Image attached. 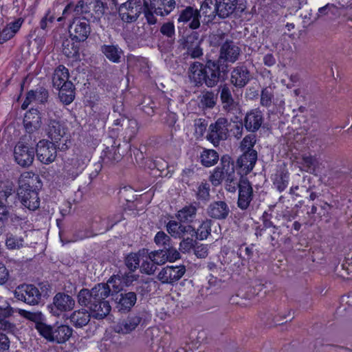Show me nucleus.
Masks as SVG:
<instances>
[{
    "label": "nucleus",
    "instance_id": "f257e3e1",
    "mask_svg": "<svg viewBox=\"0 0 352 352\" xmlns=\"http://www.w3.org/2000/svg\"><path fill=\"white\" fill-rule=\"evenodd\" d=\"M111 292L109 284L98 283L91 289H82L77 296L78 302L89 310L93 318L103 319L111 309L109 301L106 300Z\"/></svg>",
    "mask_w": 352,
    "mask_h": 352
},
{
    "label": "nucleus",
    "instance_id": "f03ea898",
    "mask_svg": "<svg viewBox=\"0 0 352 352\" xmlns=\"http://www.w3.org/2000/svg\"><path fill=\"white\" fill-rule=\"evenodd\" d=\"M212 223V220L206 219L201 223L197 229H195L191 225H181L180 223H176L175 220H170L166 225V229L173 238H181L184 234H188L202 241L210 235Z\"/></svg>",
    "mask_w": 352,
    "mask_h": 352
},
{
    "label": "nucleus",
    "instance_id": "7ed1b4c3",
    "mask_svg": "<svg viewBox=\"0 0 352 352\" xmlns=\"http://www.w3.org/2000/svg\"><path fill=\"white\" fill-rule=\"evenodd\" d=\"M40 289L32 284H21L14 290V297L30 305H36L40 303L42 296H48L50 290L47 283H40Z\"/></svg>",
    "mask_w": 352,
    "mask_h": 352
},
{
    "label": "nucleus",
    "instance_id": "20e7f679",
    "mask_svg": "<svg viewBox=\"0 0 352 352\" xmlns=\"http://www.w3.org/2000/svg\"><path fill=\"white\" fill-rule=\"evenodd\" d=\"M228 74L227 63L218 60H208L205 64V82L206 87L212 88L217 85L219 81H224Z\"/></svg>",
    "mask_w": 352,
    "mask_h": 352
},
{
    "label": "nucleus",
    "instance_id": "39448f33",
    "mask_svg": "<svg viewBox=\"0 0 352 352\" xmlns=\"http://www.w3.org/2000/svg\"><path fill=\"white\" fill-rule=\"evenodd\" d=\"M231 123L226 118H219L215 122L209 125L206 138L214 146H219L221 141L227 140Z\"/></svg>",
    "mask_w": 352,
    "mask_h": 352
},
{
    "label": "nucleus",
    "instance_id": "423d86ee",
    "mask_svg": "<svg viewBox=\"0 0 352 352\" xmlns=\"http://www.w3.org/2000/svg\"><path fill=\"white\" fill-rule=\"evenodd\" d=\"M42 336L47 341L55 342L58 344L65 343L72 336L73 329L65 324L52 327L47 325L45 330H43Z\"/></svg>",
    "mask_w": 352,
    "mask_h": 352
},
{
    "label": "nucleus",
    "instance_id": "0eeeda50",
    "mask_svg": "<svg viewBox=\"0 0 352 352\" xmlns=\"http://www.w3.org/2000/svg\"><path fill=\"white\" fill-rule=\"evenodd\" d=\"M17 195L21 204L29 210H35L39 207L40 199L38 192L30 183L21 182L19 185Z\"/></svg>",
    "mask_w": 352,
    "mask_h": 352
},
{
    "label": "nucleus",
    "instance_id": "6e6552de",
    "mask_svg": "<svg viewBox=\"0 0 352 352\" xmlns=\"http://www.w3.org/2000/svg\"><path fill=\"white\" fill-rule=\"evenodd\" d=\"M23 125L25 134L32 136V138L38 139L42 125V116L40 111L33 108L27 111L23 119Z\"/></svg>",
    "mask_w": 352,
    "mask_h": 352
},
{
    "label": "nucleus",
    "instance_id": "1a4fd4ad",
    "mask_svg": "<svg viewBox=\"0 0 352 352\" xmlns=\"http://www.w3.org/2000/svg\"><path fill=\"white\" fill-rule=\"evenodd\" d=\"M142 10L140 0H129L120 6L118 14L122 21L132 23L138 19Z\"/></svg>",
    "mask_w": 352,
    "mask_h": 352
},
{
    "label": "nucleus",
    "instance_id": "9d476101",
    "mask_svg": "<svg viewBox=\"0 0 352 352\" xmlns=\"http://www.w3.org/2000/svg\"><path fill=\"white\" fill-rule=\"evenodd\" d=\"M74 305L75 300L71 296L58 292L53 298V303L48 305V309L52 315L59 316L63 312L73 309Z\"/></svg>",
    "mask_w": 352,
    "mask_h": 352
},
{
    "label": "nucleus",
    "instance_id": "9b49d317",
    "mask_svg": "<svg viewBox=\"0 0 352 352\" xmlns=\"http://www.w3.org/2000/svg\"><path fill=\"white\" fill-rule=\"evenodd\" d=\"M71 38L76 42H83L91 33L89 21L85 18H75L69 27Z\"/></svg>",
    "mask_w": 352,
    "mask_h": 352
},
{
    "label": "nucleus",
    "instance_id": "f8f14e48",
    "mask_svg": "<svg viewBox=\"0 0 352 352\" xmlns=\"http://www.w3.org/2000/svg\"><path fill=\"white\" fill-rule=\"evenodd\" d=\"M238 207L245 210L248 208L254 198V192L251 183L248 178L241 176L239 184Z\"/></svg>",
    "mask_w": 352,
    "mask_h": 352
},
{
    "label": "nucleus",
    "instance_id": "ddd939ff",
    "mask_svg": "<svg viewBox=\"0 0 352 352\" xmlns=\"http://www.w3.org/2000/svg\"><path fill=\"white\" fill-rule=\"evenodd\" d=\"M44 131L52 142L57 143L65 135L67 127L60 119L49 118L45 122Z\"/></svg>",
    "mask_w": 352,
    "mask_h": 352
},
{
    "label": "nucleus",
    "instance_id": "4468645a",
    "mask_svg": "<svg viewBox=\"0 0 352 352\" xmlns=\"http://www.w3.org/2000/svg\"><path fill=\"white\" fill-rule=\"evenodd\" d=\"M97 223L98 221L92 223L91 228L90 229L85 228L76 230L73 234L72 237L70 239L67 240L65 243H73L87 238L95 236L98 234H103L113 228V224H110L109 223H107L105 226L96 227V224ZM60 240L63 243H65L61 236Z\"/></svg>",
    "mask_w": 352,
    "mask_h": 352
},
{
    "label": "nucleus",
    "instance_id": "2eb2a0df",
    "mask_svg": "<svg viewBox=\"0 0 352 352\" xmlns=\"http://www.w3.org/2000/svg\"><path fill=\"white\" fill-rule=\"evenodd\" d=\"M264 120L263 112L259 108H255L246 113L243 122L248 131L255 133L262 126Z\"/></svg>",
    "mask_w": 352,
    "mask_h": 352
},
{
    "label": "nucleus",
    "instance_id": "dca6fc26",
    "mask_svg": "<svg viewBox=\"0 0 352 352\" xmlns=\"http://www.w3.org/2000/svg\"><path fill=\"white\" fill-rule=\"evenodd\" d=\"M177 22L188 24V28L192 30L199 28L201 22L198 9L186 6L179 12Z\"/></svg>",
    "mask_w": 352,
    "mask_h": 352
},
{
    "label": "nucleus",
    "instance_id": "f3484780",
    "mask_svg": "<svg viewBox=\"0 0 352 352\" xmlns=\"http://www.w3.org/2000/svg\"><path fill=\"white\" fill-rule=\"evenodd\" d=\"M184 265L166 266L158 274L157 278L162 283L173 284L179 280L185 274Z\"/></svg>",
    "mask_w": 352,
    "mask_h": 352
},
{
    "label": "nucleus",
    "instance_id": "a211bd4d",
    "mask_svg": "<svg viewBox=\"0 0 352 352\" xmlns=\"http://www.w3.org/2000/svg\"><path fill=\"white\" fill-rule=\"evenodd\" d=\"M137 301V294L135 292H122L115 298L116 308L121 314L129 313Z\"/></svg>",
    "mask_w": 352,
    "mask_h": 352
},
{
    "label": "nucleus",
    "instance_id": "6ab92c4d",
    "mask_svg": "<svg viewBox=\"0 0 352 352\" xmlns=\"http://www.w3.org/2000/svg\"><path fill=\"white\" fill-rule=\"evenodd\" d=\"M241 49L234 41H226L221 47L220 55L217 60L219 63L230 62L233 63L239 59Z\"/></svg>",
    "mask_w": 352,
    "mask_h": 352
},
{
    "label": "nucleus",
    "instance_id": "aec40b11",
    "mask_svg": "<svg viewBox=\"0 0 352 352\" xmlns=\"http://www.w3.org/2000/svg\"><path fill=\"white\" fill-rule=\"evenodd\" d=\"M252 78L248 67L243 65L233 68L230 74V83L236 88H243Z\"/></svg>",
    "mask_w": 352,
    "mask_h": 352
},
{
    "label": "nucleus",
    "instance_id": "412c9836",
    "mask_svg": "<svg viewBox=\"0 0 352 352\" xmlns=\"http://www.w3.org/2000/svg\"><path fill=\"white\" fill-rule=\"evenodd\" d=\"M217 0H204L198 10L200 19L202 18L204 25H209L212 23L218 16L217 10Z\"/></svg>",
    "mask_w": 352,
    "mask_h": 352
},
{
    "label": "nucleus",
    "instance_id": "4be33fe9",
    "mask_svg": "<svg viewBox=\"0 0 352 352\" xmlns=\"http://www.w3.org/2000/svg\"><path fill=\"white\" fill-rule=\"evenodd\" d=\"M142 320V317L140 314H130L115 326L114 331L123 335L130 333L138 327Z\"/></svg>",
    "mask_w": 352,
    "mask_h": 352
},
{
    "label": "nucleus",
    "instance_id": "5701e85b",
    "mask_svg": "<svg viewBox=\"0 0 352 352\" xmlns=\"http://www.w3.org/2000/svg\"><path fill=\"white\" fill-rule=\"evenodd\" d=\"M230 212L228 205L223 201H217L211 203L207 209L208 215L215 219H226Z\"/></svg>",
    "mask_w": 352,
    "mask_h": 352
},
{
    "label": "nucleus",
    "instance_id": "b1692460",
    "mask_svg": "<svg viewBox=\"0 0 352 352\" xmlns=\"http://www.w3.org/2000/svg\"><path fill=\"white\" fill-rule=\"evenodd\" d=\"M188 77L196 87L202 86L205 82V65L197 61L191 63L188 69Z\"/></svg>",
    "mask_w": 352,
    "mask_h": 352
},
{
    "label": "nucleus",
    "instance_id": "393cba45",
    "mask_svg": "<svg viewBox=\"0 0 352 352\" xmlns=\"http://www.w3.org/2000/svg\"><path fill=\"white\" fill-rule=\"evenodd\" d=\"M151 9L155 14L165 16L168 15L175 8V0H150Z\"/></svg>",
    "mask_w": 352,
    "mask_h": 352
},
{
    "label": "nucleus",
    "instance_id": "a878e982",
    "mask_svg": "<svg viewBox=\"0 0 352 352\" xmlns=\"http://www.w3.org/2000/svg\"><path fill=\"white\" fill-rule=\"evenodd\" d=\"M100 52L111 62L120 63L124 58V51L118 45H102Z\"/></svg>",
    "mask_w": 352,
    "mask_h": 352
},
{
    "label": "nucleus",
    "instance_id": "bb28decb",
    "mask_svg": "<svg viewBox=\"0 0 352 352\" xmlns=\"http://www.w3.org/2000/svg\"><path fill=\"white\" fill-rule=\"evenodd\" d=\"M295 160L302 171L315 174L319 166V162L314 155H295Z\"/></svg>",
    "mask_w": 352,
    "mask_h": 352
},
{
    "label": "nucleus",
    "instance_id": "cd10ccee",
    "mask_svg": "<svg viewBox=\"0 0 352 352\" xmlns=\"http://www.w3.org/2000/svg\"><path fill=\"white\" fill-rule=\"evenodd\" d=\"M197 212V208L196 206L193 204L185 206L176 213L175 217L177 221H175V222L180 223L181 225H185V223L190 225L196 217Z\"/></svg>",
    "mask_w": 352,
    "mask_h": 352
},
{
    "label": "nucleus",
    "instance_id": "c85d7f7f",
    "mask_svg": "<svg viewBox=\"0 0 352 352\" xmlns=\"http://www.w3.org/2000/svg\"><path fill=\"white\" fill-rule=\"evenodd\" d=\"M36 140L29 135H23L15 146L14 154H34Z\"/></svg>",
    "mask_w": 352,
    "mask_h": 352
},
{
    "label": "nucleus",
    "instance_id": "c756f323",
    "mask_svg": "<svg viewBox=\"0 0 352 352\" xmlns=\"http://www.w3.org/2000/svg\"><path fill=\"white\" fill-rule=\"evenodd\" d=\"M63 169L71 177H76L80 169L82 168L83 162L78 158V155H72L63 159Z\"/></svg>",
    "mask_w": 352,
    "mask_h": 352
},
{
    "label": "nucleus",
    "instance_id": "7c9ffc66",
    "mask_svg": "<svg viewBox=\"0 0 352 352\" xmlns=\"http://www.w3.org/2000/svg\"><path fill=\"white\" fill-rule=\"evenodd\" d=\"M19 313L23 318L35 323V328L41 336L43 330H45L47 325L45 323V318L43 314L41 311L31 312L23 309H21Z\"/></svg>",
    "mask_w": 352,
    "mask_h": 352
},
{
    "label": "nucleus",
    "instance_id": "2f4dec72",
    "mask_svg": "<svg viewBox=\"0 0 352 352\" xmlns=\"http://www.w3.org/2000/svg\"><path fill=\"white\" fill-rule=\"evenodd\" d=\"M238 0H217L218 16L224 19L229 17L236 10Z\"/></svg>",
    "mask_w": 352,
    "mask_h": 352
},
{
    "label": "nucleus",
    "instance_id": "473e14b6",
    "mask_svg": "<svg viewBox=\"0 0 352 352\" xmlns=\"http://www.w3.org/2000/svg\"><path fill=\"white\" fill-rule=\"evenodd\" d=\"M91 314V312L85 309L75 311L71 314L69 320L76 328H82L90 321Z\"/></svg>",
    "mask_w": 352,
    "mask_h": 352
},
{
    "label": "nucleus",
    "instance_id": "72a5a7b5",
    "mask_svg": "<svg viewBox=\"0 0 352 352\" xmlns=\"http://www.w3.org/2000/svg\"><path fill=\"white\" fill-rule=\"evenodd\" d=\"M16 198L12 182L6 181L0 184V201L12 204Z\"/></svg>",
    "mask_w": 352,
    "mask_h": 352
},
{
    "label": "nucleus",
    "instance_id": "f704fd0d",
    "mask_svg": "<svg viewBox=\"0 0 352 352\" xmlns=\"http://www.w3.org/2000/svg\"><path fill=\"white\" fill-rule=\"evenodd\" d=\"M221 162V168H220V170L226 173L227 177V184L234 183L236 178L233 160H231L230 155H222Z\"/></svg>",
    "mask_w": 352,
    "mask_h": 352
},
{
    "label": "nucleus",
    "instance_id": "c9c22d12",
    "mask_svg": "<svg viewBox=\"0 0 352 352\" xmlns=\"http://www.w3.org/2000/svg\"><path fill=\"white\" fill-rule=\"evenodd\" d=\"M59 98L60 100L65 104H69L73 102L75 98L74 86L70 82H64L59 87Z\"/></svg>",
    "mask_w": 352,
    "mask_h": 352
},
{
    "label": "nucleus",
    "instance_id": "e433bc0d",
    "mask_svg": "<svg viewBox=\"0 0 352 352\" xmlns=\"http://www.w3.org/2000/svg\"><path fill=\"white\" fill-rule=\"evenodd\" d=\"M256 142V136L254 133L247 135L241 142V149L243 154H258V151L254 149Z\"/></svg>",
    "mask_w": 352,
    "mask_h": 352
},
{
    "label": "nucleus",
    "instance_id": "4c0bfd02",
    "mask_svg": "<svg viewBox=\"0 0 352 352\" xmlns=\"http://www.w3.org/2000/svg\"><path fill=\"white\" fill-rule=\"evenodd\" d=\"M256 160L257 155H240L237 160V164L247 175L253 169Z\"/></svg>",
    "mask_w": 352,
    "mask_h": 352
},
{
    "label": "nucleus",
    "instance_id": "58836bf2",
    "mask_svg": "<svg viewBox=\"0 0 352 352\" xmlns=\"http://www.w3.org/2000/svg\"><path fill=\"white\" fill-rule=\"evenodd\" d=\"M69 71L63 65H59L54 71L52 81L54 86L59 88L64 82H69Z\"/></svg>",
    "mask_w": 352,
    "mask_h": 352
},
{
    "label": "nucleus",
    "instance_id": "ea45409f",
    "mask_svg": "<svg viewBox=\"0 0 352 352\" xmlns=\"http://www.w3.org/2000/svg\"><path fill=\"white\" fill-rule=\"evenodd\" d=\"M48 97V91L43 87H38L36 90H30L27 94V100L29 102L35 100L43 104L47 101Z\"/></svg>",
    "mask_w": 352,
    "mask_h": 352
},
{
    "label": "nucleus",
    "instance_id": "a19ab883",
    "mask_svg": "<svg viewBox=\"0 0 352 352\" xmlns=\"http://www.w3.org/2000/svg\"><path fill=\"white\" fill-rule=\"evenodd\" d=\"M35 152L36 154H45L46 153H56V144L47 140H41L37 144L35 143Z\"/></svg>",
    "mask_w": 352,
    "mask_h": 352
},
{
    "label": "nucleus",
    "instance_id": "79ce46f5",
    "mask_svg": "<svg viewBox=\"0 0 352 352\" xmlns=\"http://www.w3.org/2000/svg\"><path fill=\"white\" fill-rule=\"evenodd\" d=\"M144 251L145 250H142V252ZM141 254L142 251H139L138 253H130L125 257L124 263L130 272H135L140 267Z\"/></svg>",
    "mask_w": 352,
    "mask_h": 352
},
{
    "label": "nucleus",
    "instance_id": "37998d69",
    "mask_svg": "<svg viewBox=\"0 0 352 352\" xmlns=\"http://www.w3.org/2000/svg\"><path fill=\"white\" fill-rule=\"evenodd\" d=\"M24 239L11 233L6 234V246L8 250H19L23 247Z\"/></svg>",
    "mask_w": 352,
    "mask_h": 352
},
{
    "label": "nucleus",
    "instance_id": "c03bdc74",
    "mask_svg": "<svg viewBox=\"0 0 352 352\" xmlns=\"http://www.w3.org/2000/svg\"><path fill=\"white\" fill-rule=\"evenodd\" d=\"M274 99V89L272 87H266L261 90L260 104L262 107H270Z\"/></svg>",
    "mask_w": 352,
    "mask_h": 352
},
{
    "label": "nucleus",
    "instance_id": "a18cd8bd",
    "mask_svg": "<svg viewBox=\"0 0 352 352\" xmlns=\"http://www.w3.org/2000/svg\"><path fill=\"white\" fill-rule=\"evenodd\" d=\"M73 41L72 38L71 39L65 38L63 41L62 51L67 57H74L78 54V47Z\"/></svg>",
    "mask_w": 352,
    "mask_h": 352
},
{
    "label": "nucleus",
    "instance_id": "49530a36",
    "mask_svg": "<svg viewBox=\"0 0 352 352\" xmlns=\"http://www.w3.org/2000/svg\"><path fill=\"white\" fill-rule=\"evenodd\" d=\"M186 234H184L182 237L179 238L182 239L179 243V250L182 253H190L191 250L194 249L195 245H196L197 240L193 239L192 237H185Z\"/></svg>",
    "mask_w": 352,
    "mask_h": 352
},
{
    "label": "nucleus",
    "instance_id": "de8ad7c7",
    "mask_svg": "<svg viewBox=\"0 0 352 352\" xmlns=\"http://www.w3.org/2000/svg\"><path fill=\"white\" fill-rule=\"evenodd\" d=\"M148 258L158 265H163L168 261L164 249L151 252L148 255Z\"/></svg>",
    "mask_w": 352,
    "mask_h": 352
},
{
    "label": "nucleus",
    "instance_id": "09e8293b",
    "mask_svg": "<svg viewBox=\"0 0 352 352\" xmlns=\"http://www.w3.org/2000/svg\"><path fill=\"white\" fill-rule=\"evenodd\" d=\"M274 185L279 192L283 191L288 185L287 173L283 172L276 173L274 178Z\"/></svg>",
    "mask_w": 352,
    "mask_h": 352
},
{
    "label": "nucleus",
    "instance_id": "8fccbe9b",
    "mask_svg": "<svg viewBox=\"0 0 352 352\" xmlns=\"http://www.w3.org/2000/svg\"><path fill=\"white\" fill-rule=\"evenodd\" d=\"M223 109L230 114L236 115L241 113V106L234 98L221 102Z\"/></svg>",
    "mask_w": 352,
    "mask_h": 352
},
{
    "label": "nucleus",
    "instance_id": "3c124183",
    "mask_svg": "<svg viewBox=\"0 0 352 352\" xmlns=\"http://www.w3.org/2000/svg\"><path fill=\"white\" fill-rule=\"evenodd\" d=\"M154 242L157 245L162 246L163 249H165L172 244V239L164 231H159L154 237Z\"/></svg>",
    "mask_w": 352,
    "mask_h": 352
},
{
    "label": "nucleus",
    "instance_id": "603ef678",
    "mask_svg": "<svg viewBox=\"0 0 352 352\" xmlns=\"http://www.w3.org/2000/svg\"><path fill=\"white\" fill-rule=\"evenodd\" d=\"M209 180L214 186L220 185L223 180H225L226 183L227 184V177L226 173L223 170H221L219 167H217L214 170L213 173L210 176Z\"/></svg>",
    "mask_w": 352,
    "mask_h": 352
},
{
    "label": "nucleus",
    "instance_id": "864d4df0",
    "mask_svg": "<svg viewBox=\"0 0 352 352\" xmlns=\"http://www.w3.org/2000/svg\"><path fill=\"white\" fill-rule=\"evenodd\" d=\"M208 125V121L206 119L198 118L195 120V135L197 138L202 137L206 131Z\"/></svg>",
    "mask_w": 352,
    "mask_h": 352
},
{
    "label": "nucleus",
    "instance_id": "5fc2aeb1",
    "mask_svg": "<svg viewBox=\"0 0 352 352\" xmlns=\"http://www.w3.org/2000/svg\"><path fill=\"white\" fill-rule=\"evenodd\" d=\"M217 102V96L212 91H206L201 98V104L207 108H213Z\"/></svg>",
    "mask_w": 352,
    "mask_h": 352
},
{
    "label": "nucleus",
    "instance_id": "6e6d98bb",
    "mask_svg": "<svg viewBox=\"0 0 352 352\" xmlns=\"http://www.w3.org/2000/svg\"><path fill=\"white\" fill-rule=\"evenodd\" d=\"M123 123V127L126 129V133L129 134V138L133 137L138 131V122L135 119H129L128 118H124L122 120Z\"/></svg>",
    "mask_w": 352,
    "mask_h": 352
},
{
    "label": "nucleus",
    "instance_id": "4d7b16f0",
    "mask_svg": "<svg viewBox=\"0 0 352 352\" xmlns=\"http://www.w3.org/2000/svg\"><path fill=\"white\" fill-rule=\"evenodd\" d=\"M200 43L199 32L193 31L185 38L183 45L184 48L186 49L190 47L199 45Z\"/></svg>",
    "mask_w": 352,
    "mask_h": 352
},
{
    "label": "nucleus",
    "instance_id": "13d9d810",
    "mask_svg": "<svg viewBox=\"0 0 352 352\" xmlns=\"http://www.w3.org/2000/svg\"><path fill=\"white\" fill-rule=\"evenodd\" d=\"M160 32L165 36L172 40L175 39V25L173 22L164 23L160 28Z\"/></svg>",
    "mask_w": 352,
    "mask_h": 352
},
{
    "label": "nucleus",
    "instance_id": "bf43d9fd",
    "mask_svg": "<svg viewBox=\"0 0 352 352\" xmlns=\"http://www.w3.org/2000/svg\"><path fill=\"white\" fill-rule=\"evenodd\" d=\"M142 10L148 24L154 25L157 23V19L154 16V14L155 13L154 12L153 9H151L150 3L144 1Z\"/></svg>",
    "mask_w": 352,
    "mask_h": 352
},
{
    "label": "nucleus",
    "instance_id": "052dcab7",
    "mask_svg": "<svg viewBox=\"0 0 352 352\" xmlns=\"http://www.w3.org/2000/svg\"><path fill=\"white\" fill-rule=\"evenodd\" d=\"M12 204L0 201V222L4 223L10 217V209Z\"/></svg>",
    "mask_w": 352,
    "mask_h": 352
},
{
    "label": "nucleus",
    "instance_id": "680f3d73",
    "mask_svg": "<svg viewBox=\"0 0 352 352\" xmlns=\"http://www.w3.org/2000/svg\"><path fill=\"white\" fill-rule=\"evenodd\" d=\"M219 91L221 102L234 98L232 94V90L228 84L220 85L219 87Z\"/></svg>",
    "mask_w": 352,
    "mask_h": 352
},
{
    "label": "nucleus",
    "instance_id": "e2e57ef3",
    "mask_svg": "<svg viewBox=\"0 0 352 352\" xmlns=\"http://www.w3.org/2000/svg\"><path fill=\"white\" fill-rule=\"evenodd\" d=\"M142 273L148 275L153 274L157 270L156 264L151 260L143 261L142 265L139 267Z\"/></svg>",
    "mask_w": 352,
    "mask_h": 352
},
{
    "label": "nucleus",
    "instance_id": "0e129e2a",
    "mask_svg": "<svg viewBox=\"0 0 352 352\" xmlns=\"http://www.w3.org/2000/svg\"><path fill=\"white\" fill-rule=\"evenodd\" d=\"M34 155H14L15 162L23 168L29 167L34 161Z\"/></svg>",
    "mask_w": 352,
    "mask_h": 352
},
{
    "label": "nucleus",
    "instance_id": "69168bd1",
    "mask_svg": "<svg viewBox=\"0 0 352 352\" xmlns=\"http://www.w3.org/2000/svg\"><path fill=\"white\" fill-rule=\"evenodd\" d=\"M193 251L195 256L199 258H204L208 254V245L199 243L198 242H197L196 245H195Z\"/></svg>",
    "mask_w": 352,
    "mask_h": 352
},
{
    "label": "nucleus",
    "instance_id": "338daca9",
    "mask_svg": "<svg viewBox=\"0 0 352 352\" xmlns=\"http://www.w3.org/2000/svg\"><path fill=\"white\" fill-rule=\"evenodd\" d=\"M270 236V243L272 246H276L278 243V239L281 235V231L279 227L270 229L266 231Z\"/></svg>",
    "mask_w": 352,
    "mask_h": 352
},
{
    "label": "nucleus",
    "instance_id": "774afa93",
    "mask_svg": "<svg viewBox=\"0 0 352 352\" xmlns=\"http://www.w3.org/2000/svg\"><path fill=\"white\" fill-rule=\"evenodd\" d=\"M164 250L166 253L167 260L169 262H173L181 258L180 252L172 244L166 248Z\"/></svg>",
    "mask_w": 352,
    "mask_h": 352
}]
</instances>
